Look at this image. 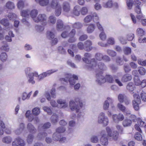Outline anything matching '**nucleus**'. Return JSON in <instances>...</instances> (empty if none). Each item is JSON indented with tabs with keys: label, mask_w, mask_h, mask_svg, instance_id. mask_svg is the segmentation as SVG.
Here are the masks:
<instances>
[{
	"label": "nucleus",
	"mask_w": 146,
	"mask_h": 146,
	"mask_svg": "<svg viewBox=\"0 0 146 146\" xmlns=\"http://www.w3.org/2000/svg\"><path fill=\"white\" fill-rule=\"evenodd\" d=\"M123 69L125 73H128L131 70V69L128 65H125L123 66Z\"/></svg>",
	"instance_id": "obj_62"
},
{
	"label": "nucleus",
	"mask_w": 146,
	"mask_h": 146,
	"mask_svg": "<svg viewBox=\"0 0 146 146\" xmlns=\"http://www.w3.org/2000/svg\"><path fill=\"white\" fill-rule=\"evenodd\" d=\"M107 133L109 137H111L115 140H116L118 137L119 134L116 131H113L112 134V131L109 127H107L106 128Z\"/></svg>",
	"instance_id": "obj_11"
},
{
	"label": "nucleus",
	"mask_w": 146,
	"mask_h": 146,
	"mask_svg": "<svg viewBox=\"0 0 146 146\" xmlns=\"http://www.w3.org/2000/svg\"><path fill=\"white\" fill-rule=\"evenodd\" d=\"M92 19V17L91 15H88L84 18L83 21L85 23H89L91 21Z\"/></svg>",
	"instance_id": "obj_49"
},
{
	"label": "nucleus",
	"mask_w": 146,
	"mask_h": 146,
	"mask_svg": "<svg viewBox=\"0 0 146 146\" xmlns=\"http://www.w3.org/2000/svg\"><path fill=\"white\" fill-rule=\"evenodd\" d=\"M127 96L124 94H119L118 96V98L120 103L123 102L124 100Z\"/></svg>",
	"instance_id": "obj_41"
},
{
	"label": "nucleus",
	"mask_w": 146,
	"mask_h": 146,
	"mask_svg": "<svg viewBox=\"0 0 146 146\" xmlns=\"http://www.w3.org/2000/svg\"><path fill=\"white\" fill-rule=\"evenodd\" d=\"M60 137L61 135L60 134L55 132L53 134V138L54 140L58 141L60 139Z\"/></svg>",
	"instance_id": "obj_53"
},
{
	"label": "nucleus",
	"mask_w": 146,
	"mask_h": 146,
	"mask_svg": "<svg viewBox=\"0 0 146 146\" xmlns=\"http://www.w3.org/2000/svg\"><path fill=\"white\" fill-rule=\"evenodd\" d=\"M63 11L66 13H68L71 10V5L70 3L67 1L63 2L62 4Z\"/></svg>",
	"instance_id": "obj_13"
},
{
	"label": "nucleus",
	"mask_w": 146,
	"mask_h": 146,
	"mask_svg": "<svg viewBox=\"0 0 146 146\" xmlns=\"http://www.w3.org/2000/svg\"><path fill=\"white\" fill-rule=\"evenodd\" d=\"M134 100L132 102L133 107L135 110H138L139 109V105L141 102L139 96L137 94L133 95Z\"/></svg>",
	"instance_id": "obj_7"
},
{
	"label": "nucleus",
	"mask_w": 146,
	"mask_h": 146,
	"mask_svg": "<svg viewBox=\"0 0 146 146\" xmlns=\"http://www.w3.org/2000/svg\"><path fill=\"white\" fill-rule=\"evenodd\" d=\"M96 82L99 84L104 83L106 82L105 78L102 75V71L96 72Z\"/></svg>",
	"instance_id": "obj_9"
},
{
	"label": "nucleus",
	"mask_w": 146,
	"mask_h": 146,
	"mask_svg": "<svg viewBox=\"0 0 146 146\" xmlns=\"http://www.w3.org/2000/svg\"><path fill=\"white\" fill-rule=\"evenodd\" d=\"M70 48L71 49H68V53L72 57L74 56V52L72 51H74L76 48V46L74 44H72L70 45Z\"/></svg>",
	"instance_id": "obj_31"
},
{
	"label": "nucleus",
	"mask_w": 146,
	"mask_h": 146,
	"mask_svg": "<svg viewBox=\"0 0 146 146\" xmlns=\"http://www.w3.org/2000/svg\"><path fill=\"white\" fill-rule=\"evenodd\" d=\"M78 79V76L73 75L72 76L71 74H68L66 75L65 78H62L61 80L65 82H68L69 81L71 85H74L75 83V80Z\"/></svg>",
	"instance_id": "obj_4"
},
{
	"label": "nucleus",
	"mask_w": 146,
	"mask_h": 146,
	"mask_svg": "<svg viewBox=\"0 0 146 146\" xmlns=\"http://www.w3.org/2000/svg\"><path fill=\"white\" fill-rule=\"evenodd\" d=\"M117 106L119 109L123 112L126 109L125 107L121 103H119L118 104Z\"/></svg>",
	"instance_id": "obj_56"
},
{
	"label": "nucleus",
	"mask_w": 146,
	"mask_h": 146,
	"mask_svg": "<svg viewBox=\"0 0 146 146\" xmlns=\"http://www.w3.org/2000/svg\"><path fill=\"white\" fill-rule=\"evenodd\" d=\"M81 13V8L78 5L75 6L73 9L72 13L74 15L78 16Z\"/></svg>",
	"instance_id": "obj_17"
},
{
	"label": "nucleus",
	"mask_w": 146,
	"mask_h": 146,
	"mask_svg": "<svg viewBox=\"0 0 146 146\" xmlns=\"http://www.w3.org/2000/svg\"><path fill=\"white\" fill-rule=\"evenodd\" d=\"M33 114L35 115H38L40 113V110L39 108L38 107L34 108L32 111Z\"/></svg>",
	"instance_id": "obj_45"
},
{
	"label": "nucleus",
	"mask_w": 146,
	"mask_h": 146,
	"mask_svg": "<svg viewBox=\"0 0 146 146\" xmlns=\"http://www.w3.org/2000/svg\"><path fill=\"white\" fill-rule=\"evenodd\" d=\"M98 68L102 70H105L106 69L107 67L104 63L102 62H99L98 65H96V62L95 59L92 58L90 60V64L88 66V69L89 70H94L96 72H100L98 70Z\"/></svg>",
	"instance_id": "obj_1"
},
{
	"label": "nucleus",
	"mask_w": 146,
	"mask_h": 146,
	"mask_svg": "<svg viewBox=\"0 0 146 146\" xmlns=\"http://www.w3.org/2000/svg\"><path fill=\"white\" fill-rule=\"evenodd\" d=\"M7 17L10 20H13L17 17V15L14 13H10L8 14Z\"/></svg>",
	"instance_id": "obj_52"
},
{
	"label": "nucleus",
	"mask_w": 146,
	"mask_h": 146,
	"mask_svg": "<svg viewBox=\"0 0 146 146\" xmlns=\"http://www.w3.org/2000/svg\"><path fill=\"white\" fill-rule=\"evenodd\" d=\"M30 13V11L28 10H23L21 12V14L22 17L28 18L29 17Z\"/></svg>",
	"instance_id": "obj_34"
},
{
	"label": "nucleus",
	"mask_w": 146,
	"mask_h": 146,
	"mask_svg": "<svg viewBox=\"0 0 146 146\" xmlns=\"http://www.w3.org/2000/svg\"><path fill=\"white\" fill-rule=\"evenodd\" d=\"M58 116L55 114H54L51 117V121L53 123H56L58 122Z\"/></svg>",
	"instance_id": "obj_32"
},
{
	"label": "nucleus",
	"mask_w": 146,
	"mask_h": 146,
	"mask_svg": "<svg viewBox=\"0 0 146 146\" xmlns=\"http://www.w3.org/2000/svg\"><path fill=\"white\" fill-rule=\"evenodd\" d=\"M38 13V11L36 9H33L31 11H30L29 15L34 22L35 21V19H36L37 17L36 16Z\"/></svg>",
	"instance_id": "obj_25"
},
{
	"label": "nucleus",
	"mask_w": 146,
	"mask_h": 146,
	"mask_svg": "<svg viewBox=\"0 0 146 146\" xmlns=\"http://www.w3.org/2000/svg\"><path fill=\"white\" fill-rule=\"evenodd\" d=\"M107 132L105 130H102L100 133L101 137L100 139V141L101 144L104 145H106L108 143V137L107 135Z\"/></svg>",
	"instance_id": "obj_6"
},
{
	"label": "nucleus",
	"mask_w": 146,
	"mask_h": 146,
	"mask_svg": "<svg viewBox=\"0 0 146 146\" xmlns=\"http://www.w3.org/2000/svg\"><path fill=\"white\" fill-rule=\"evenodd\" d=\"M47 134L44 132H41L39 133L37 137L38 140H42L44 139V137L47 136Z\"/></svg>",
	"instance_id": "obj_29"
},
{
	"label": "nucleus",
	"mask_w": 146,
	"mask_h": 146,
	"mask_svg": "<svg viewBox=\"0 0 146 146\" xmlns=\"http://www.w3.org/2000/svg\"><path fill=\"white\" fill-rule=\"evenodd\" d=\"M27 127L28 130L31 133H35L36 132V130L31 123H29L27 125Z\"/></svg>",
	"instance_id": "obj_24"
},
{
	"label": "nucleus",
	"mask_w": 146,
	"mask_h": 146,
	"mask_svg": "<svg viewBox=\"0 0 146 146\" xmlns=\"http://www.w3.org/2000/svg\"><path fill=\"white\" fill-rule=\"evenodd\" d=\"M132 78V77L131 75L125 74L122 77L121 80L123 82H127L130 81Z\"/></svg>",
	"instance_id": "obj_22"
},
{
	"label": "nucleus",
	"mask_w": 146,
	"mask_h": 146,
	"mask_svg": "<svg viewBox=\"0 0 146 146\" xmlns=\"http://www.w3.org/2000/svg\"><path fill=\"white\" fill-rule=\"evenodd\" d=\"M132 123L131 120L129 119H125L122 122V125L124 127H127L130 126Z\"/></svg>",
	"instance_id": "obj_28"
},
{
	"label": "nucleus",
	"mask_w": 146,
	"mask_h": 146,
	"mask_svg": "<svg viewBox=\"0 0 146 146\" xmlns=\"http://www.w3.org/2000/svg\"><path fill=\"white\" fill-rule=\"evenodd\" d=\"M134 37V35L133 33H129L127 35L126 38L127 40L131 41L133 39Z\"/></svg>",
	"instance_id": "obj_60"
},
{
	"label": "nucleus",
	"mask_w": 146,
	"mask_h": 146,
	"mask_svg": "<svg viewBox=\"0 0 146 146\" xmlns=\"http://www.w3.org/2000/svg\"><path fill=\"white\" fill-rule=\"evenodd\" d=\"M95 29V26L93 24H90L88 27L87 31L88 33H92Z\"/></svg>",
	"instance_id": "obj_38"
},
{
	"label": "nucleus",
	"mask_w": 146,
	"mask_h": 146,
	"mask_svg": "<svg viewBox=\"0 0 146 146\" xmlns=\"http://www.w3.org/2000/svg\"><path fill=\"white\" fill-rule=\"evenodd\" d=\"M48 3V0H40L39 3L41 6H45L47 5Z\"/></svg>",
	"instance_id": "obj_58"
},
{
	"label": "nucleus",
	"mask_w": 146,
	"mask_h": 146,
	"mask_svg": "<svg viewBox=\"0 0 146 146\" xmlns=\"http://www.w3.org/2000/svg\"><path fill=\"white\" fill-rule=\"evenodd\" d=\"M134 137L135 139L138 141H141L142 139L141 135L139 132H137L135 133Z\"/></svg>",
	"instance_id": "obj_50"
},
{
	"label": "nucleus",
	"mask_w": 146,
	"mask_h": 146,
	"mask_svg": "<svg viewBox=\"0 0 146 146\" xmlns=\"http://www.w3.org/2000/svg\"><path fill=\"white\" fill-rule=\"evenodd\" d=\"M45 26L42 25H36L35 27V28L37 31L40 33L44 30Z\"/></svg>",
	"instance_id": "obj_42"
},
{
	"label": "nucleus",
	"mask_w": 146,
	"mask_h": 146,
	"mask_svg": "<svg viewBox=\"0 0 146 146\" xmlns=\"http://www.w3.org/2000/svg\"><path fill=\"white\" fill-rule=\"evenodd\" d=\"M127 89L130 92H133L135 89V87L132 83L129 82L126 86Z\"/></svg>",
	"instance_id": "obj_33"
},
{
	"label": "nucleus",
	"mask_w": 146,
	"mask_h": 146,
	"mask_svg": "<svg viewBox=\"0 0 146 146\" xmlns=\"http://www.w3.org/2000/svg\"><path fill=\"white\" fill-rule=\"evenodd\" d=\"M65 131V129L64 127H58L56 129V132L60 134V133L64 132Z\"/></svg>",
	"instance_id": "obj_55"
},
{
	"label": "nucleus",
	"mask_w": 146,
	"mask_h": 146,
	"mask_svg": "<svg viewBox=\"0 0 146 146\" xmlns=\"http://www.w3.org/2000/svg\"><path fill=\"white\" fill-rule=\"evenodd\" d=\"M138 71L141 75H144L146 72L145 69L142 67H140L138 68Z\"/></svg>",
	"instance_id": "obj_54"
},
{
	"label": "nucleus",
	"mask_w": 146,
	"mask_h": 146,
	"mask_svg": "<svg viewBox=\"0 0 146 146\" xmlns=\"http://www.w3.org/2000/svg\"><path fill=\"white\" fill-rule=\"evenodd\" d=\"M24 6V2L22 0H19L17 3V7L19 9H21Z\"/></svg>",
	"instance_id": "obj_61"
},
{
	"label": "nucleus",
	"mask_w": 146,
	"mask_h": 146,
	"mask_svg": "<svg viewBox=\"0 0 146 146\" xmlns=\"http://www.w3.org/2000/svg\"><path fill=\"white\" fill-rule=\"evenodd\" d=\"M6 7L9 9H12L15 8V6L14 3L12 2L9 1L5 5Z\"/></svg>",
	"instance_id": "obj_27"
},
{
	"label": "nucleus",
	"mask_w": 146,
	"mask_h": 146,
	"mask_svg": "<svg viewBox=\"0 0 146 146\" xmlns=\"http://www.w3.org/2000/svg\"><path fill=\"white\" fill-rule=\"evenodd\" d=\"M34 136L31 133L29 134L27 137V141L29 144H31L33 142Z\"/></svg>",
	"instance_id": "obj_30"
},
{
	"label": "nucleus",
	"mask_w": 146,
	"mask_h": 146,
	"mask_svg": "<svg viewBox=\"0 0 146 146\" xmlns=\"http://www.w3.org/2000/svg\"><path fill=\"white\" fill-rule=\"evenodd\" d=\"M58 71V69H51L47 71L46 72H43L39 75H38L37 73L35 72V76L38 77V80L40 81L42 80L47 76H49L52 74L57 72Z\"/></svg>",
	"instance_id": "obj_3"
},
{
	"label": "nucleus",
	"mask_w": 146,
	"mask_h": 146,
	"mask_svg": "<svg viewBox=\"0 0 146 146\" xmlns=\"http://www.w3.org/2000/svg\"><path fill=\"white\" fill-rule=\"evenodd\" d=\"M119 39L120 42L123 44H125L127 43V40L122 36H119Z\"/></svg>",
	"instance_id": "obj_63"
},
{
	"label": "nucleus",
	"mask_w": 146,
	"mask_h": 146,
	"mask_svg": "<svg viewBox=\"0 0 146 146\" xmlns=\"http://www.w3.org/2000/svg\"><path fill=\"white\" fill-rule=\"evenodd\" d=\"M102 5L104 8H111L113 7V2L111 0H108L106 2H104Z\"/></svg>",
	"instance_id": "obj_19"
},
{
	"label": "nucleus",
	"mask_w": 146,
	"mask_h": 146,
	"mask_svg": "<svg viewBox=\"0 0 146 146\" xmlns=\"http://www.w3.org/2000/svg\"><path fill=\"white\" fill-rule=\"evenodd\" d=\"M82 26L83 25L82 24L79 22L75 23L72 25L73 28L78 29L81 28Z\"/></svg>",
	"instance_id": "obj_37"
},
{
	"label": "nucleus",
	"mask_w": 146,
	"mask_h": 146,
	"mask_svg": "<svg viewBox=\"0 0 146 146\" xmlns=\"http://www.w3.org/2000/svg\"><path fill=\"white\" fill-rule=\"evenodd\" d=\"M7 56L5 53H2L0 55V59L2 62H5L7 60Z\"/></svg>",
	"instance_id": "obj_40"
},
{
	"label": "nucleus",
	"mask_w": 146,
	"mask_h": 146,
	"mask_svg": "<svg viewBox=\"0 0 146 146\" xmlns=\"http://www.w3.org/2000/svg\"><path fill=\"white\" fill-rule=\"evenodd\" d=\"M34 76H35V72H32L27 74V77L28 79V82L29 83L32 84H35V81L34 80Z\"/></svg>",
	"instance_id": "obj_18"
},
{
	"label": "nucleus",
	"mask_w": 146,
	"mask_h": 146,
	"mask_svg": "<svg viewBox=\"0 0 146 146\" xmlns=\"http://www.w3.org/2000/svg\"><path fill=\"white\" fill-rule=\"evenodd\" d=\"M116 62L117 64L119 65H121L123 64V62L121 57L117 56L116 58Z\"/></svg>",
	"instance_id": "obj_46"
},
{
	"label": "nucleus",
	"mask_w": 146,
	"mask_h": 146,
	"mask_svg": "<svg viewBox=\"0 0 146 146\" xmlns=\"http://www.w3.org/2000/svg\"><path fill=\"white\" fill-rule=\"evenodd\" d=\"M112 118L115 122L118 123L119 121L123 120L124 119V117L122 114L119 113L118 115L115 114L113 115Z\"/></svg>",
	"instance_id": "obj_14"
},
{
	"label": "nucleus",
	"mask_w": 146,
	"mask_h": 146,
	"mask_svg": "<svg viewBox=\"0 0 146 146\" xmlns=\"http://www.w3.org/2000/svg\"><path fill=\"white\" fill-rule=\"evenodd\" d=\"M46 37L49 39L54 38V35L53 33L50 31H47L46 33Z\"/></svg>",
	"instance_id": "obj_48"
},
{
	"label": "nucleus",
	"mask_w": 146,
	"mask_h": 146,
	"mask_svg": "<svg viewBox=\"0 0 146 146\" xmlns=\"http://www.w3.org/2000/svg\"><path fill=\"white\" fill-rule=\"evenodd\" d=\"M137 34L139 36H142L144 34V31L143 30L140 28H138L137 29Z\"/></svg>",
	"instance_id": "obj_57"
},
{
	"label": "nucleus",
	"mask_w": 146,
	"mask_h": 146,
	"mask_svg": "<svg viewBox=\"0 0 146 146\" xmlns=\"http://www.w3.org/2000/svg\"><path fill=\"white\" fill-rule=\"evenodd\" d=\"M56 28L58 30H62L65 29L68 30H70V27L68 25H64L63 22L60 19H58L56 22Z\"/></svg>",
	"instance_id": "obj_10"
},
{
	"label": "nucleus",
	"mask_w": 146,
	"mask_h": 146,
	"mask_svg": "<svg viewBox=\"0 0 146 146\" xmlns=\"http://www.w3.org/2000/svg\"><path fill=\"white\" fill-rule=\"evenodd\" d=\"M103 55L101 53H97L96 54L95 57L96 60L98 61H101L102 59Z\"/></svg>",
	"instance_id": "obj_43"
},
{
	"label": "nucleus",
	"mask_w": 146,
	"mask_h": 146,
	"mask_svg": "<svg viewBox=\"0 0 146 146\" xmlns=\"http://www.w3.org/2000/svg\"><path fill=\"white\" fill-rule=\"evenodd\" d=\"M57 103L60 105V107L62 108H65L68 105L66 100L61 99H58L57 100Z\"/></svg>",
	"instance_id": "obj_21"
},
{
	"label": "nucleus",
	"mask_w": 146,
	"mask_h": 146,
	"mask_svg": "<svg viewBox=\"0 0 146 146\" xmlns=\"http://www.w3.org/2000/svg\"><path fill=\"white\" fill-rule=\"evenodd\" d=\"M0 23L2 25L5 27L7 30H10L12 27V26L10 25L8 20L7 19H2L1 20Z\"/></svg>",
	"instance_id": "obj_16"
},
{
	"label": "nucleus",
	"mask_w": 146,
	"mask_h": 146,
	"mask_svg": "<svg viewBox=\"0 0 146 146\" xmlns=\"http://www.w3.org/2000/svg\"><path fill=\"white\" fill-rule=\"evenodd\" d=\"M105 78L106 79V81H107L109 83H112L114 81L112 77L110 75H106Z\"/></svg>",
	"instance_id": "obj_47"
},
{
	"label": "nucleus",
	"mask_w": 146,
	"mask_h": 146,
	"mask_svg": "<svg viewBox=\"0 0 146 146\" xmlns=\"http://www.w3.org/2000/svg\"><path fill=\"white\" fill-rule=\"evenodd\" d=\"M92 44V41L90 40H87L84 42L85 50L88 52L90 51L92 49V47L91 46Z\"/></svg>",
	"instance_id": "obj_15"
},
{
	"label": "nucleus",
	"mask_w": 146,
	"mask_h": 146,
	"mask_svg": "<svg viewBox=\"0 0 146 146\" xmlns=\"http://www.w3.org/2000/svg\"><path fill=\"white\" fill-rule=\"evenodd\" d=\"M55 9V15L56 16H58L61 13V6H60Z\"/></svg>",
	"instance_id": "obj_59"
},
{
	"label": "nucleus",
	"mask_w": 146,
	"mask_h": 146,
	"mask_svg": "<svg viewBox=\"0 0 146 146\" xmlns=\"http://www.w3.org/2000/svg\"><path fill=\"white\" fill-rule=\"evenodd\" d=\"M69 106L70 109L72 111L76 110V112L79 111L81 108L78 105L76 104L73 100H71L69 102Z\"/></svg>",
	"instance_id": "obj_12"
},
{
	"label": "nucleus",
	"mask_w": 146,
	"mask_h": 146,
	"mask_svg": "<svg viewBox=\"0 0 146 146\" xmlns=\"http://www.w3.org/2000/svg\"><path fill=\"white\" fill-rule=\"evenodd\" d=\"M88 9L87 7H84L81 9V13L82 15H86L88 13Z\"/></svg>",
	"instance_id": "obj_44"
},
{
	"label": "nucleus",
	"mask_w": 146,
	"mask_h": 146,
	"mask_svg": "<svg viewBox=\"0 0 146 146\" xmlns=\"http://www.w3.org/2000/svg\"><path fill=\"white\" fill-rule=\"evenodd\" d=\"M50 5V7L54 9L61 6L59 3L58 0H52Z\"/></svg>",
	"instance_id": "obj_23"
},
{
	"label": "nucleus",
	"mask_w": 146,
	"mask_h": 146,
	"mask_svg": "<svg viewBox=\"0 0 146 146\" xmlns=\"http://www.w3.org/2000/svg\"><path fill=\"white\" fill-rule=\"evenodd\" d=\"M56 19L54 16L51 15L49 17L48 20L47 21L48 22L52 24H54L56 23Z\"/></svg>",
	"instance_id": "obj_35"
},
{
	"label": "nucleus",
	"mask_w": 146,
	"mask_h": 146,
	"mask_svg": "<svg viewBox=\"0 0 146 146\" xmlns=\"http://www.w3.org/2000/svg\"><path fill=\"white\" fill-rule=\"evenodd\" d=\"M2 46L1 47V49L3 51H9V48L6 41L2 42Z\"/></svg>",
	"instance_id": "obj_26"
},
{
	"label": "nucleus",
	"mask_w": 146,
	"mask_h": 146,
	"mask_svg": "<svg viewBox=\"0 0 146 146\" xmlns=\"http://www.w3.org/2000/svg\"><path fill=\"white\" fill-rule=\"evenodd\" d=\"M141 97L142 101H146V93L142 91L141 94Z\"/></svg>",
	"instance_id": "obj_64"
},
{
	"label": "nucleus",
	"mask_w": 146,
	"mask_h": 146,
	"mask_svg": "<svg viewBox=\"0 0 146 146\" xmlns=\"http://www.w3.org/2000/svg\"><path fill=\"white\" fill-rule=\"evenodd\" d=\"M91 54L89 53H85L84 54V56L86 57L85 58H82L83 61L86 62V63L88 64V65L86 66V68L88 69V66L90 64V61L88 59V58H90L91 57Z\"/></svg>",
	"instance_id": "obj_20"
},
{
	"label": "nucleus",
	"mask_w": 146,
	"mask_h": 146,
	"mask_svg": "<svg viewBox=\"0 0 146 146\" xmlns=\"http://www.w3.org/2000/svg\"><path fill=\"white\" fill-rule=\"evenodd\" d=\"M123 52L125 54L128 55L131 53V49L129 47H126L123 49Z\"/></svg>",
	"instance_id": "obj_51"
},
{
	"label": "nucleus",
	"mask_w": 146,
	"mask_h": 146,
	"mask_svg": "<svg viewBox=\"0 0 146 146\" xmlns=\"http://www.w3.org/2000/svg\"><path fill=\"white\" fill-rule=\"evenodd\" d=\"M35 22L37 23L40 22L41 25L46 26L48 24L47 17L45 14H39L35 19Z\"/></svg>",
	"instance_id": "obj_2"
},
{
	"label": "nucleus",
	"mask_w": 146,
	"mask_h": 146,
	"mask_svg": "<svg viewBox=\"0 0 146 146\" xmlns=\"http://www.w3.org/2000/svg\"><path fill=\"white\" fill-rule=\"evenodd\" d=\"M12 144V146H25L26 143L23 139L18 137L14 139Z\"/></svg>",
	"instance_id": "obj_8"
},
{
	"label": "nucleus",
	"mask_w": 146,
	"mask_h": 146,
	"mask_svg": "<svg viewBox=\"0 0 146 146\" xmlns=\"http://www.w3.org/2000/svg\"><path fill=\"white\" fill-rule=\"evenodd\" d=\"M98 122L102 123L104 126H106L108 123V118L105 116V114L103 112L101 113L98 117Z\"/></svg>",
	"instance_id": "obj_5"
},
{
	"label": "nucleus",
	"mask_w": 146,
	"mask_h": 146,
	"mask_svg": "<svg viewBox=\"0 0 146 146\" xmlns=\"http://www.w3.org/2000/svg\"><path fill=\"white\" fill-rule=\"evenodd\" d=\"M11 141L12 138L9 136L5 137L2 139L3 142L6 143H10Z\"/></svg>",
	"instance_id": "obj_39"
},
{
	"label": "nucleus",
	"mask_w": 146,
	"mask_h": 146,
	"mask_svg": "<svg viewBox=\"0 0 146 146\" xmlns=\"http://www.w3.org/2000/svg\"><path fill=\"white\" fill-rule=\"evenodd\" d=\"M106 52L111 57H115L117 55L116 52L113 50L107 49L106 50Z\"/></svg>",
	"instance_id": "obj_36"
}]
</instances>
